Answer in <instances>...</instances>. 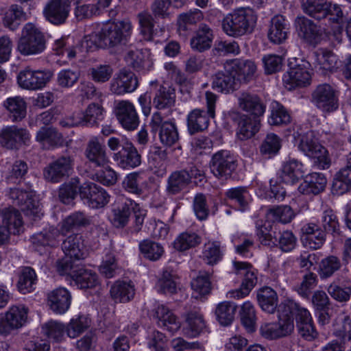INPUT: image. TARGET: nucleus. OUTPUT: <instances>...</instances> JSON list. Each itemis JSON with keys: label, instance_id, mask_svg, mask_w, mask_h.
<instances>
[{"label": "nucleus", "instance_id": "f257e3e1", "mask_svg": "<svg viewBox=\"0 0 351 351\" xmlns=\"http://www.w3.org/2000/svg\"><path fill=\"white\" fill-rule=\"evenodd\" d=\"M257 15L250 8H239L222 20L223 31L229 36L239 38L252 34L256 25Z\"/></svg>", "mask_w": 351, "mask_h": 351}, {"label": "nucleus", "instance_id": "f03ea898", "mask_svg": "<svg viewBox=\"0 0 351 351\" xmlns=\"http://www.w3.org/2000/svg\"><path fill=\"white\" fill-rule=\"evenodd\" d=\"M218 96L210 91H206L205 101L206 112L196 108L189 112L187 116V127L191 134L203 132L206 130L210 119L215 117L216 104Z\"/></svg>", "mask_w": 351, "mask_h": 351}, {"label": "nucleus", "instance_id": "7ed1b4c3", "mask_svg": "<svg viewBox=\"0 0 351 351\" xmlns=\"http://www.w3.org/2000/svg\"><path fill=\"white\" fill-rule=\"evenodd\" d=\"M132 23L128 21H118L103 25L99 32V39L103 47H116L124 44L130 36Z\"/></svg>", "mask_w": 351, "mask_h": 351}, {"label": "nucleus", "instance_id": "20e7f679", "mask_svg": "<svg viewBox=\"0 0 351 351\" xmlns=\"http://www.w3.org/2000/svg\"><path fill=\"white\" fill-rule=\"evenodd\" d=\"M45 49V39L40 30L33 23H27L17 45L18 51L23 56L36 55Z\"/></svg>", "mask_w": 351, "mask_h": 351}, {"label": "nucleus", "instance_id": "39448f33", "mask_svg": "<svg viewBox=\"0 0 351 351\" xmlns=\"http://www.w3.org/2000/svg\"><path fill=\"white\" fill-rule=\"evenodd\" d=\"M74 165L75 158L73 156H62L44 169V178L52 183L60 182L72 173Z\"/></svg>", "mask_w": 351, "mask_h": 351}, {"label": "nucleus", "instance_id": "423d86ee", "mask_svg": "<svg viewBox=\"0 0 351 351\" xmlns=\"http://www.w3.org/2000/svg\"><path fill=\"white\" fill-rule=\"evenodd\" d=\"M52 76L49 70H34L27 66L18 73L17 82L23 89L36 90L45 87Z\"/></svg>", "mask_w": 351, "mask_h": 351}, {"label": "nucleus", "instance_id": "0eeeda50", "mask_svg": "<svg viewBox=\"0 0 351 351\" xmlns=\"http://www.w3.org/2000/svg\"><path fill=\"white\" fill-rule=\"evenodd\" d=\"M298 147L306 156L316 159L322 169L329 167L330 159L327 150L319 143L313 132H307L300 139Z\"/></svg>", "mask_w": 351, "mask_h": 351}, {"label": "nucleus", "instance_id": "6e6552de", "mask_svg": "<svg viewBox=\"0 0 351 351\" xmlns=\"http://www.w3.org/2000/svg\"><path fill=\"white\" fill-rule=\"evenodd\" d=\"M79 195L84 204L95 209L105 207L110 197L104 189L92 182H86L80 185Z\"/></svg>", "mask_w": 351, "mask_h": 351}, {"label": "nucleus", "instance_id": "1a4fd4ad", "mask_svg": "<svg viewBox=\"0 0 351 351\" xmlns=\"http://www.w3.org/2000/svg\"><path fill=\"white\" fill-rule=\"evenodd\" d=\"M281 313L278 322L266 323L261 326V333L269 339H276L290 335L294 330L293 317L289 313H284L280 308Z\"/></svg>", "mask_w": 351, "mask_h": 351}, {"label": "nucleus", "instance_id": "9d476101", "mask_svg": "<svg viewBox=\"0 0 351 351\" xmlns=\"http://www.w3.org/2000/svg\"><path fill=\"white\" fill-rule=\"evenodd\" d=\"M150 127L152 131L159 130L160 143L166 147H171L179 141V134L175 123L165 121L160 112H154L152 117Z\"/></svg>", "mask_w": 351, "mask_h": 351}, {"label": "nucleus", "instance_id": "9b49d317", "mask_svg": "<svg viewBox=\"0 0 351 351\" xmlns=\"http://www.w3.org/2000/svg\"><path fill=\"white\" fill-rule=\"evenodd\" d=\"M224 70L233 75L238 81L247 83L255 77L257 66L252 60L235 58L224 63Z\"/></svg>", "mask_w": 351, "mask_h": 351}, {"label": "nucleus", "instance_id": "f8f14e48", "mask_svg": "<svg viewBox=\"0 0 351 351\" xmlns=\"http://www.w3.org/2000/svg\"><path fill=\"white\" fill-rule=\"evenodd\" d=\"M71 8L70 0H49L43 8V14L50 23L60 25L67 21Z\"/></svg>", "mask_w": 351, "mask_h": 351}, {"label": "nucleus", "instance_id": "ddd939ff", "mask_svg": "<svg viewBox=\"0 0 351 351\" xmlns=\"http://www.w3.org/2000/svg\"><path fill=\"white\" fill-rule=\"evenodd\" d=\"M114 112L121 125L127 131L137 129L140 119L134 105L128 100L117 102Z\"/></svg>", "mask_w": 351, "mask_h": 351}, {"label": "nucleus", "instance_id": "4468645a", "mask_svg": "<svg viewBox=\"0 0 351 351\" xmlns=\"http://www.w3.org/2000/svg\"><path fill=\"white\" fill-rule=\"evenodd\" d=\"M312 99L316 106L324 112H333L339 107L337 93L327 84L317 86L312 94Z\"/></svg>", "mask_w": 351, "mask_h": 351}, {"label": "nucleus", "instance_id": "2eb2a0df", "mask_svg": "<svg viewBox=\"0 0 351 351\" xmlns=\"http://www.w3.org/2000/svg\"><path fill=\"white\" fill-rule=\"evenodd\" d=\"M29 141L28 130L16 125L5 127L0 132V144L9 149H17L21 145H27Z\"/></svg>", "mask_w": 351, "mask_h": 351}, {"label": "nucleus", "instance_id": "dca6fc26", "mask_svg": "<svg viewBox=\"0 0 351 351\" xmlns=\"http://www.w3.org/2000/svg\"><path fill=\"white\" fill-rule=\"evenodd\" d=\"M310 64L306 61H302L301 64L289 69L282 77L285 87L291 90L298 86H304L310 84L311 74L309 72Z\"/></svg>", "mask_w": 351, "mask_h": 351}, {"label": "nucleus", "instance_id": "f3484780", "mask_svg": "<svg viewBox=\"0 0 351 351\" xmlns=\"http://www.w3.org/2000/svg\"><path fill=\"white\" fill-rule=\"evenodd\" d=\"M210 169L215 176L226 180L236 169L235 160L228 151L218 152L212 158Z\"/></svg>", "mask_w": 351, "mask_h": 351}, {"label": "nucleus", "instance_id": "a211bd4d", "mask_svg": "<svg viewBox=\"0 0 351 351\" xmlns=\"http://www.w3.org/2000/svg\"><path fill=\"white\" fill-rule=\"evenodd\" d=\"M87 160L95 167H104L110 162L106 146L97 137H92L84 150Z\"/></svg>", "mask_w": 351, "mask_h": 351}, {"label": "nucleus", "instance_id": "6ab92c4d", "mask_svg": "<svg viewBox=\"0 0 351 351\" xmlns=\"http://www.w3.org/2000/svg\"><path fill=\"white\" fill-rule=\"evenodd\" d=\"M113 159L123 169H134L141 164V156L131 142L125 143L121 149L114 154Z\"/></svg>", "mask_w": 351, "mask_h": 351}, {"label": "nucleus", "instance_id": "aec40b11", "mask_svg": "<svg viewBox=\"0 0 351 351\" xmlns=\"http://www.w3.org/2000/svg\"><path fill=\"white\" fill-rule=\"evenodd\" d=\"M9 195L15 204L22 206V210L26 215L40 217L43 215L42 208L38 202L32 199V195L27 191L19 189H12Z\"/></svg>", "mask_w": 351, "mask_h": 351}, {"label": "nucleus", "instance_id": "412c9836", "mask_svg": "<svg viewBox=\"0 0 351 351\" xmlns=\"http://www.w3.org/2000/svg\"><path fill=\"white\" fill-rule=\"evenodd\" d=\"M153 316L157 320L158 326L171 333L179 330L182 322L178 317L164 304H158L153 311Z\"/></svg>", "mask_w": 351, "mask_h": 351}, {"label": "nucleus", "instance_id": "4be33fe9", "mask_svg": "<svg viewBox=\"0 0 351 351\" xmlns=\"http://www.w3.org/2000/svg\"><path fill=\"white\" fill-rule=\"evenodd\" d=\"M138 86V80L130 71L122 69L116 74L110 83V90L116 95H123L134 91Z\"/></svg>", "mask_w": 351, "mask_h": 351}, {"label": "nucleus", "instance_id": "5701e85b", "mask_svg": "<svg viewBox=\"0 0 351 351\" xmlns=\"http://www.w3.org/2000/svg\"><path fill=\"white\" fill-rule=\"evenodd\" d=\"M240 110L254 117H260L265 111V106L256 94L247 91L241 92L237 98Z\"/></svg>", "mask_w": 351, "mask_h": 351}, {"label": "nucleus", "instance_id": "b1692460", "mask_svg": "<svg viewBox=\"0 0 351 351\" xmlns=\"http://www.w3.org/2000/svg\"><path fill=\"white\" fill-rule=\"evenodd\" d=\"M295 23L299 36L307 43L316 45L320 42L323 31L319 26L304 16L298 17Z\"/></svg>", "mask_w": 351, "mask_h": 351}, {"label": "nucleus", "instance_id": "393cba45", "mask_svg": "<svg viewBox=\"0 0 351 351\" xmlns=\"http://www.w3.org/2000/svg\"><path fill=\"white\" fill-rule=\"evenodd\" d=\"M50 309L57 314H63L68 311L71 303V295L64 287L57 288L47 295Z\"/></svg>", "mask_w": 351, "mask_h": 351}, {"label": "nucleus", "instance_id": "a878e982", "mask_svg": "<svg viewBox=\"0 0 351 351\" xmlns=\"http://www.w3.org/2000/svg\"><path fill=\"white\" fill-rule=\"evenodd\" d=\"M304 175L302 164L295 159H289L283 164L279 179L285 184H294L303 178Z\"/></svg>", "mask_w": 351, "mask_h": 351}, {"label": "nucleus", "instance_id": "bb28decb", "mask_svg": "<svg viewBox=\"0 0 351 351\" xmlns=\"http://www.w3.org/2000/svg\"><path fill=\"white\" fill-rule=\"evenodd\" d=\"M190 184V177L186 169L172 172L168 177L166 184V193L168 195L180 193Z\"/></svg>", "mask_w": 351, "mask_h": 351}, {"label": "nucleus", "instance_id": "cd10ccee", "mask_svg": "<svg viewBox=\"0 0 351 351\" xmlns=\"http://www.w3.org/2000/svg\"><path fill=\"white\" fill-rule=\"evenodd\" d=\"M288 23L282 15L274 16L270 21L267 37L270 42L280 44L287 38Z\"/></svg>", "mask_w": 351, "mask_h": 351}, {"label": "nucleus", "instance_id": "c85d7f7f", "mask_svg": "<svg viewBox=\"0 0 351 351\" xmlns=\"http://www.w3.org/2000/svg\"><path fill=\"white\" fill-rule=\"evenodd\" d=\"M204 19L203 12L197 8L180 14L178 18V31L180 35L186 36L197 23Z\"/></svg>", "mask_w": 351, "mask_h": 351}, {"label": "nucleus", "instance_id": "c756f323", "mask_svg": "<svg viewBox=\"0 0 351 351\" xmlns=\"http://www.w3.org/2000/svg\"><path fill=\"white\" fill-rule=\"evenodd\" d=\"M326 183V179L323 174L312 173L300 184L298 191L305 195H317L324 190Z\"/></svg>", "mask_w": 351, "mask_h": 351}, {"label": "nucleus", "instance_id": "7c9ffc66", "mask_svg": "<svg viewBox=\"0 0 351 351\" xmlns=\"http://www.w3.org/2000/svg\"><path fill=\"white\" fill-rule=\"evenodd\" d=\"M60 235V230L56 228H50L48 231L32 237L31 242L34 249L42 254V247H55L58 245Z\"/></svg>", "mask_w": 351, "mask_h": 351}, {"label": "nucleus", "instance_id": "2f4dec72", "mask_svg": "<svg viewBox=\"0 0 351 351\" xmlns=\"http://www.w3.org/2000/svg\"><path fill=\"white\" fill-rule=\"evenodd\" d=\"M36 140L46 149L61 146L64 143L62 135L51 127L41 128L36 133Z\"/></svg>", "mask_w": 351, "mask_h": 351}, {"label": "nucleus", "instance_id": "473e14b6", "mask_svg": "<svg viewBox=\"0 0 351 351\" xmlns=\"http://www.w3.org/2000/svg\"><path fill=\"white\" fill-rule=\"evenodd\" d=\"M301 232L306 237V240L310 248L319 249L326 241L324 231L316 223H308L304 224Z\"/></svg>", "mask_w": 351, "mask_h": 351}, {"label": "nucleus", "instance_id": "72a5a7b5", "mask_svg": "<svg viewBox=\"0 0 351 351\" xmlns=\"http://www.w3.org/2000/svg\"><path fill=\"white\" fill-rule=\"evenodd\" d=\"M110 293L114 301L121 303L128 302L134 296V285L132 282L117 280L112 285Z\"/></svg>", "mask_w": 351, "mask_h": 351}, {"label": "nucleus", "instance_id": "f704fd0d", "mask_svg": "<svg viewBox=\"0 0 351 351\" xmlns=\"http://www.w3.org/2000/svg\"><path fill=\"white\" fill-rule=\"evenodd\" d=\"M62 248L66 256H69L71 259L80 260L84 257L83 241L79 234H72L68 237L63 241Z\"/></svg>", "mask_w": 351, "mask_h": 351}, {"label": "nucleus", "instance_id": "c9c22d12", "mask_svg": "<svg viewBox=\"0 0 351 351\" xmlns=\"http://www.w3.org/2000/svg\"><path fill=\"white\" fill-rule=\"evenodd\" d=\"M213 38L211 29L205 24H202L195 35L191 40L192 49L202 52L210 48Z\"/></svg>", "mask_w": 351, "mask_h": 351}, {"label": "nucleus", "instance_id": "e433bc0d", "mask_svg": "<svg viewBox=\"0 0 351 351\" xmlns=\"http://www.w3.org/2000/svg\"><path fill=\"white\" fill-rule=\"evenodd\" d=\"M176 98L175 88L160 86L153 99V105L158 110L171 108L175 105Z\"/></svg>", "mask_w": 351, "mask_h": 351}, {"label": "nucleus", "instance_id": "4c0bfd02", "mask_svg": "<svg viewBox=\"0 0 351 351\" xmlns=\"http://www.w3.org/2000/svg\"><path fill=\"white\" fill-rule=\"evenodd\" d=\"M3 106L8 111L9 117L13 122L21 121L26 116V102L19 96L8 98L3 102Z\"/></svg>", "mask_w": 351, "mask_h": 351}, {"label": "nucleus", "instance_id": "58836bf2", "mask_svg": "<svg viewBox=\"0 0 351 351\" xmlns=\"http://www.w3.org/2000/svg\"><path fill=\"white\" fill-rule=\"evenodd\" d=\"M259 117L243 115L240 118L237 129V136L243 141L252 138L260 129Z\"/></svg>", "mask_w": 351, "mask_h": 351}, {"label": "nucleus", "instance_id": "ea45409f", "mask_svg": "<svg viewBox=\"0 0 351 351\" xmlns=\"http://www.w3.org/2000/svg\"><path fill=\"white\" fill-rule=\"evenodd\" d=\"M257 300L263 311L271 314L275 313L278 298L274 289L268 287L261 289L257 293Z\"/></svg>", "mask_w": 351, "mask_h": 351}, {"label": "nucleus", "instance_id": "a19ab883", "mask_svg": "<svg viewBox=\"0 0 351 351\" xmlns=\"http://www.w3.org/2000/svg\"><path fill=\"white\" fill-rule=\"evenodd\" d=\"M279 308H283L284 313H289L290 316L295 317L296 324L309 322L313 321L309 311L292 300H285L279 306Z\"/></svg>", "mask_w": 351, "mask_h": 351}, {"label": "nucleus", "instance_id": "79ce46f5", "mask_svg": "<svg viewBox=\"0 0 351 351\" xmlns=\"http://www.w3.org/2000/svg\"><path fill=\"white\" fill-rule=\"evenodd\" d=\"M128 64L136 70L149 68L151 65L149 53L147 49H131L125 56Z\"/></svg>", "mask_w": 351, "mask_h": 351}, {"label": "nucleus", "instance_id": "37998d69", "mask_svg": "<svg viewBox=\"0 0 351 351\" xmlns=\"http://www.w3.org/2000/svg\"><path fill=\"white\" fill-rule=\"evenodd\" d=\"M72 279L80 289H91L99 285L97 274L84 267H79L75 273L72 274Z\"/></svg>", "mask_w": 351, "mask_h": 351}, {"label": "nucleus", "instance_id": "c03bdc74", "mask_svg": "<svg viewBox=\"0 0 351 351\" xmlns=\"http://www.w3.org/2000/svg\"><path fill=\"white\" fill-rule=\"evenodd\" d=\"M342 278L343 277L338 276L327 288V291L331 298L339 302H348L351 296V286L343 285Z\"/></svg>", "mask_w": 351, "mask_h": 351}, {"label": "nucleus", "instance_id": "a18cd8bd", "mask_svg": "<svg viewBox=\"0 0 351 351\" xmlns=\"http://www.w3.org/2000/svg\"><path fill=\"white\" fill-rule=\"evenodd\" d=\"M28 308L24 305L12 306L5 316L12 330L21 328L27 321Z\"/></svg>", "mask_w": 351, "mask_h": 351}, {"label": "nucleus", "instance_id": "49530a36", "mask_svg": "<svg viewBox=\"0 0 351 351\" xmlns=\"http://www.w3.org/2000/svg\"><path fill=\"white\" fill-rule=\"evenodd\" d=\"M2 222L14 234L23 232V220L21 213L14 208H9L2 213Z\"/></svg>", "mask_w": 351, "mask_h": 351}, {"label": "nucleus", "instance_id": "de8ad7c7", "mask_svg": "<svg viewBox=\"0 0 351 351\" xmlns=\"http://www.w3.org/2000/svg\"><path fill=\"white\" fill-rule=\"evenodd\" d=\"M27 14L23 8L16 4L12 5L5 12L3 23L10 30H15L20 24L21 21L26 20Z\"/></svg>", "mask_w": 351, "mask_h": 351}, {"label": "nucleus", "instance_id": "09e8293b", "mask_svg": "<svg viewBox=\"0 0 351 351\" xmlns=\"http://www.w3.org/2000/svg\"><path fill=\"white\" fill-rule=\"evenodd\" d=\"M212 274L205 271H200L198 276L191 282V287L193 290L194 297L208 295L212 289L210 276Z\"/></svg>", "mask_w": 351, "mask_h": 351}, {"label": "nucleus", "instance_id": "8fccbe9b", "mask_svg": "<svg viewBox=\"0 0 351 351\" xmlns=\"http://www.w3.org/2000/svg\"><path fill=\"white\" fill-rule=\"evenodd\" d=\"M341 266V261L339 257L334 255L328 256L319 263V276L321 279H328L340 270Z\"/></svg>", "mask_w": 351, "mask_h": 351}, {"label": "nucleus", "instance_id": "3c124183", "mask_svg": "<svg viewBox=\"0 0 351 351\" xmlns=\"http://www.w3.org/2000/svg\"><path fill=\"white\" fill-rule=\"evenodd\" d=\"M295 216L294 211L288 205L273 206L268 210L267 213L269 219L283 224L290 223Z\"/></svg>", "mask_w": 351, "mask_h": 351}, {"label": "nucleus", "instance_id": "603ef678", "mask_svg": "<svg viewBox=\"0 0 351 351\" xmlns=\"http://www.w3.org/2000/svg\"><path fill=\"white\" fill-rule=\"evenodd\" d=\"M225 195L229 200L234 202L239 210L243 211L248 208L250 195L246 187L231 188L226 192Z\"/></svg>", "mask_w": 351, "mask_h": 351}, {"label": "nucleus", "instance_id": "864d4df0", "mask_svg": "<svg viewBox=\"0 0 351 351\" xmlns=\"http://www.w3.org/2000/svg\"><path fill=\"white\" fill-rule=\"evenodd\" d=\"M140 27V33L143 39L147 41L152 40L156 32L154 29V19L152 14L144 10L137 14Z\"/></svg>", "mask_w": 351, "mask_h": 351}, {"label": "nucleus", "instance_id": "5fc2aeb1", "mask_svg": "<svg viewBox=\"0 0 351 351\" xmlns=\"http://www.w3.org/2000/svg\"><path fill=\"white\" fill-rule=\"evenodd\" d=\"M315 57V67L323 71H332L336 67L337 58L336 56L325 49H318L314 53Z\"/></svg>", "mask_w": 351, "mask_h": 351}, {"label": "nucleus", "instance_id": "6e6d98bb", "mask_svg": "<svg viewBox=\"0 0 351 351\" xmlns=\"http://www.w3.org/2000/svg\"><path fill=\"white\" fill-rule=\"evenodd\" d=\"M235 80L233 75L219 71L213 77L212 87L219 92L228 93L234 90Z\"/></svg>", "mask_w": 351, "mask_h": 351}, {"label": "nucleus", "instance_id": "4d7b16f0", "mask_svg": "<svg viewBox=\"0 0 351 351\" xmlns=\"http://www.w3.org/2000/svg\"><path fill=\"white\" fill-rule=\"evenodd\" d=\"M234 266L237 274L244 276L242 285L251 291L257 283L255 269L246 262L234 261Z\"/></svg>", "mask_w": 351, "mask_h": 351}, {"label": "nucleus", "instance_id": "13d9d810", "mask_svg": "<svg viewBox=\"0 0 351 351\" xmlns=\"http://www.w3.org/2000/svg\"><path fill=\"white\" fill-rule=\"evenodd\" d=\"M89 223L90 219L84 213L75 212L61 222L60 232L64 234L75 228L86 226Z\"/></svg>", "mask_w": 351, "mask_h": 351}, {"label": "nucleus", "instance_id": "bf43d9fd", "mask_svg": "<svg viewBox=\"0 0 351 351\" xmlns=\"http://www.w3.org/2000/svg\"><path fill=\"white\" fill-rule=\"evenodd\" d=\"M186 323L187 326L184 328L185 334L192 337L199 335L206 327L202 315L195 311L186 315Z\"/></svg>", "mask_w": 351, "mask_h": 351}, {"label": "nucleus", "instance_id": "052dcab7", "mask_svg": "<svg viewBox=\"0 0 351 351\" xmlns=\"http://www.w3.org/2000/svg\"><path fill=\"white\" fill-rule=\"evenodd\" d=\"M301 3L306 14L317 20L325 19L326 2L323 0H302Z\"/></svg>", "mask_w": 351, "mask_h": 351}, {"label": "nucleus", "instance_id": "680f3d73", "mask_svg": "<svg viewBox=\"0 0 351 351\" xmlns=\"http://www.w3.org/2000/svg\"><path fill=\"white\" fill-rule=\"evenodd\" d=\"M241 322L243 326L249 332L255 330L256 322V315L254 305L249 301L244 302L241 306L239 311Z\"/></svg>", "mask_w": 351, "mask_h": 351}, {"label": "nucleus", "instance_id": "e2e57ef3", "mask_svg": "<svg viewBox=\"0 0 351 351\" xmlns=\"http://www.w3.org/2000/svg\"><path fill=\"white\" fill-rule=\"evenodd\" d=\"M201 238L195 232H182L173 241V247L178 251H185L198 245Z\"/></svg>", "mask_w": 351, "mask_h": 351}, {"label": "nucleus", "instance_id": "0e129e2a", "mask_svg": "<svg viewBox=\"0 0 351 351\" xmlns=\"http://www.w3.org/2000/svg\"><path fill=\"white\" fill-rule=\"evenodd\" d=\"M268 122L271 125H287L291 122V115L282 104L274 102L271 104Z\"/></svg>", "mask_w": 351, "mask_h": 351}, {"label": "nucleus", "instance_id": "69168bd1", "mask_svg": "<svg viewBox=\"0 0 351 351\" xmlns=\"http://www.w3.org/2000/svg\"><path fill=\"white\" fill-rule=\"evenodd\" d=\"M236 306L230 302L219 303L215 310L217 319L223 326L230 324L234 318Z\"/></svg>", "mask_w": 351, "mask_h": 351}, {"label": "nucleus", "instance_id": "338daca9", "mask_svg": "<svg viewBox=\"0 0 351 351\" xmlns=\"http://www.w3.org/2000/svg\"><path fill=\"white\" fill-rule=\"evenodd\" d=\"M112 222L117 228L125 226L131 215V208L128 203H122L112 208Z\"/></svg>", "mask_w": 351, "mask_h": 351}, {"label": "nucleus", "instance_id": "774afa93", "mask_svg": "<svg viewBox=\"0 0 351 351\" xmlns=\"http://www.w3.org/2000/svg\"><path fill=\"white\" fill-rule=\"evenodd\" d=\"M36 280L37 277L35 271L29 267H24L21 271L18 282L19 291L23 294L30 292Z\"/></svg>", "mask_w": 351, "mask_h": 351}]
</instances>
